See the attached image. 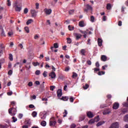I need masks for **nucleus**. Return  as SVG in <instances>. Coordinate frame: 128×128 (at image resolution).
I'll return each mask as SVG.
<instances>
[{
    "label": "nucleus",
    "mask_w": 128,
    "mask_h": 128,
    "mask_svg": "<svg viewBox=\"0 0 128 128\" xmlns=\"http://www.w3.org/2000/svg\"><path fill=\"white\" fill-rule=\"evenodd\" d=\"M100 120V116H97L94 118V119H92L89 120L88 124H94V122H98Z\"/></svg>",
    "instance_id": "3"
},
{
    "label": "nucleus",
    "mask_w": 128,
    "mask_h": 128,
    "mask_svg": "<svg viewBox=\"0 0 128 128\" xmlns=\"http://www.w3.org/2000/svg\"><path fill=\"white\" fill-rule=\"evenodd\" d=\"M74 36H76V40H80V38H81L82 36V34L76 32L74 33Z\"/></svg>",
    "instance_id": "7"
},
{
    "label": "nucleus",
    "mask_w": 128,
    "mask_h": 128,
    "mask_svg": "<svg viewBox=\"0 0 128 128\" xmlns=\"http://www.w3.org/2000/svg\"><path fill=\"white\" fill-rule=\"evenodd\" d=\"M120 124L118 122H115L112 124L110 128H119Z\"/></svg>",
    "instance_id": "5"
},
{
    "label": "nucleus",
    "mask_w": 128,
    "mask_h": 128,
    "mask_svg": "<svg viewBox=\"0 0 128 128\" xmlns=\"http://www.w3.org/2000/svg\"><path fill=\"white\" fill-rule=\"evenodd\" d=\"M7 2H8V6H10V0H7Z\"/></svg>",
    "instance_id": "59"
},
{
    "label": "nucleus",
    "mask_w": 128,
    "mask_h": 128,
    "mask_svg": "<svg viewBox=\"0 0 128 128\" xmlns=\"http://www.w3.org/2000/svg\"><path fill=\"white\" fill-rule=\"evenodd\" d=\"M80 32H81V34H88V32H86V31H82V30H80Z\"/></svg>",
    "instance_id": "35"
},
{
    "label": "nucleus",
    "mask_w": 128,
    "mask_h": 128,
    "mask_svg": "<svg viewBox=\"0 0 128 128\" xmlns=\"http://www.w3.org/2000/svg\"><path fill=\"white\" fill-rule=\"evenodd\" d=\"M14 34V32H8V36H12Z\"/></svg>",
    "instance_id": "41"
},
{
    "label": "nucleus",
    "mask_w": 128,
    "mask_h": 128,
    "mask_svg": "<svg viewBox=\"0 0 128 128\" xmlns=\"http://www.w3.org/2000/svg\"><path fill=\"white\" fill-rule=\"evenodd\" d=\"M8 74L9 76H12V70H10L8 72Z\"/></svg>",
    "instance_id": "52"
},
{
    "label": "nucleus",
    "mask_w": 128,
    "mask_h": 128,
    "mask_svg": "<svg viewBox=\"0 0 128 128\" xmlns=\"http://www.w3.org/2000/svg\"><path fill=\"white\" fill-rule=\"evenodd\" d=\"M28 8H26L24 10V14H28Z\"/></svg>",
    "instance_id": "54"
},
{
    "label": "nucleus",
    "mask_w": 128,
    "mask_h": 128,
    "mask_svg": "<svg viewBox=\"0 0 128 128\" xmlns=\"http://www.w3.org/2000/svg\"><path fill=\"white\" fill-rule=\"evenodd\" d=\"M9 60L11 61L14 60V58L12 56V54H9Z\"/></svg>",
    "instance_id": "28"
},
{
    "label": "nucleus",
    "mask_w": 128,
    "mask_h": 128,
    "mask_svg": "<svg viewBox=\"0 0 128 128\" xmlns=\"http://www.w3.org/2000/svg\"><path fill=\"white\" fill-rule=\"evenodd\" d=\"M106 8L107 10H110L112 8V4H108Z\"/></svg>",
    "instance_id": "24"
},
{
    "label": "nucleus",
    "mask_w": 128,
    "mask_h": 128,
    "mask_svg": "<svg viewBox=\"0 0 128 128\" xmlns=\"http://www.w3.org/2000/svg\"><path fill=\"white\" fill-rule=\"evenodd\" d=\"M106 105L104 104H102L100 106V108H106Z\"/></svg>",
    "instance_id": "51"
},
{
    "label": "nucleus",
    "mask_w": 128,
    "mask_h": 128,
    "mask_svg": "<svg viewBox=\"0 0 128 128\" xmlns=\"http://www.w3.org/2000/svg\"><path fill=\"white\" fill-rule=\"evenodd\" d=\"M52 12V9H48L47 8H45L44 9V12H45L46 14L48 16Z\"/></svg>",
    "instance_id": "8"
},
{
    "label": "nucleus",
    "mask_w": 128,
    "mask_h": 128,
    "mask_svg": "<svg viewBox=\"0 0 128 128\" xmlns=\"http://www.w3.org/2000/svg\"><path fill=\"white\" fill-rule=\"evenodd\" d=\"M35 74L36 76H40V70H36Z\"/></svg>",
    "instance_id": "34"
},
{
    "label": "nucleus",
    "mask_w": 128,
    "mask_h": 128,
    "mask_svg": "<svg viewBox=\"0 0 128 128\" xmlns=\"http://www.w3.org/2000/svg\"><path fill=\"white\" fill-rule=\"evenodd\" d=\"M80 52L82 56H86V51L85 49H82L80 51Z\"/></svg>",
    "instance_id": "17"
},
{
    "label": "nucleus",
    "mask_w": 128,
    "mask_h": 128,
    "mask_svg": "<svg viewBox=\"0 0 128 128\" xmlns=\"http://www.w3.org/2000/svg\"><path fill=\"white\" fill-rule=\"evenodd\" d=\"M102 20L104 22H106V16H104L102 17Z\"/></svg>",
    "instance_id": "61"
},
{
    "label": "nucleus",
    "mask_w": 128,
    "mask_h": 128,
    "mask_svg": "<svg viewBox=\"0 0 128 128\" xmlns=\"http://www.w3.org/2000/svg\"><path fill=\"white\" fill-rule=\"evenodd\" d=\"M54 118H52L50 119V126H54L56 124V120H54Z\"/></svg>",
    "instance_id": "4"
},
{
    "label": "nucleus",
    "mask_w": 128,
    "mask_h": 128,
    "mask_svg": "<svg viewBox=\"0 0 128 128\" xmlns=\"http://www.w3.org/2000/svg\"><path fill=\"white\" fill-rule=\"evenodd\" d=\"M0 128H8V124H6L5 126H4V125L0 124Z\"/></svg>",
    "instance_id": "23"
},
{
    "label": "nucleus",
    "mask_w": 128,
    "mask_h": 128,
    "mask_svg": "<svg viewBox=\"0 0 128 128\" xmlns=\"http://www.w3.org/2000/svg\"><path fill=\"white\" fill-rule=\"evenodd\" d=\"M49 76H50L51 78H55L56 75L54 72H52L49 74Z\"/></svg>",
    "instance_id": "12"
},
{
    "label": "nucleus",
    "mask_w": 128,
    "mask_h": 128,
    "mask_svg": "<svg viewBox=\"0 0 128 128\" xmlns=\"http://www.w3.org/2000/svg\"><path fill=\"white\" fill-rule=\"evenodd\" d=\"M1 36H6V34L4 33V29L2 30V32H1Z\"/></svg>",
    "instance_id": "37"
},
{
    "label": "nucleus",
    "mask_w": 128,
    "mask_h": 128,
    "mask_svg": "<svg viewBox=\"0 0 128 128\" xmlns=\"http://www.w3.org/2000/svg\"><path fill=\"white\" fill-rule=\"evenodd\" d=\"M120 106V104L118 102H115L113 104V108L114 110H118Z\"/></svg>",
    "instance_id": "11"
},
{
    "label": "nucleus",
    "mask_w": 128,
    "mask_h": 128,
    "mask_svg": "<svg viewBox=\"0 0 128 128\" xmlns=\"http://www.w3.org/2000/svg\"><path fill=\"white\" fill-rule=\"evenodd\" d=\"M74 97H72V96L70 97V102H74Z\"/></svg>",
    "instance_id": "43"
},
{
    "label": "nucleus",
    "mask_w": 128,
    "mask_h": 128,
    "mask_svg": "<svg viewBox=\"0 0 128 128\" xmlns=\"http://www.w3.org/2000/svg\"><path fill=\"white\" fill-rule=\"evenodd\" d=\"M13 6L15 8L16 12H20V10H22V6L18 4V1L14 4Z\"/></svg>",
    "instance_id": "1"
},
{
    "label": "nucleus",
    "mask_w": 128,
    "mask_h": 128,
    "mask_svg": "<svg viewBox=\"0 0 128 128\" xmlns=\"http://www.w3.org/2000/svg\"><path fill=\"white\" fill-rule=\"evenodd\" d=\"M104 72L102 71L98 72V76H102V74H104Z\"/></svg>",
    "instance_id": "38"
},
{
    "label": "nucleus",
    "mask_w": 128,
    "mask_h": 128,
    "mask_svg": "<svg viewBox=\"0 0 128 128\" xmlns=\"http://www.w3.org/2000/svg\"><path fill=\"white\" fill-rule=\"evenodd\" d=\"M104 124V122H100L96 124V126H100L102 124Z\"/></svg>",
    "instance_id": "22"
},
{
    "label": "nucleus",
    "mask_w": 128,
    "mask_h": 128,
    "mask_svg": "<svg viewBox=\"0 0 128 128\" xmlns=\"http://www.w3.org/2000/svg\"><path fill=\"white\" fill-rule=\"evenodd\" d=\"M86 8L84 10V11L86 12H88V10H92V7L91 6H90L88 4H87L85 6Z\"/></svg>",
    "instance_id": "9"
},
{
    "label": "nucleus",
    "mask_w": 128,
    "mask_h": 128,
    "mask_svg": "<svg viewBox=\"0 0 128 128\" xmlns=\"http://www.w3.org/2000/svg\"><path fill=\"white\" fill-rule=\"evenodd\" d=\"M108 58H106V56L103 55L101 56V60L103 61V62H106V59Z\"/></svg>",
    "instance_id": "18"
},
{
    "label": "nucleus",
    "mask_w": 128,
    "mask_h": 128,
    "mask_svg": "<svg viewBox=\"0 0 128 128\" xmlns=\"http://www.w3.org/2000/svg\"><path fill=\"white\" fill-rule=\"evenodd\" d=\"M98 42L99 46H102V40L101 38H98Z\"/></svg>",
    "instance_id": "14"
},
{
    "label": "nucleus",
    "mask_w": 128,
    "mask_h": 128,
    "mask_svg": "<svg viewBox=\"0 0 128 128\" xmlns=\"http://www.w3.org/2000/svg\"><path fill=\"white\" fill-rule=\"evenodd\" d=\"M57 96L58 98H60V96H62V90L59 89L58 90Z\"/></svg>",
    "instance_id": "10"
},
{
    "label": "nucleus",
    "mask_w": 128,
    "mask_h": 128,
    "mask_svg": "<svg viewBox=\"0 0 128 128\" xmlns=\"http://www.w3.org/2000/svg\"><path fill=\"white\" fill-rule=\"evenodd\" d=\"M32 64L34 66H40V63L38 62H33Z\"/></svg>",
    "instance_id": "32"
},
{
    "label": "nucleus",
    "mask_w": 128,
    "mask_h": 128,
    "mask_svg": "<svg viewBox=\"0 0 128 128\" xmlns=\"http://www.w3.org/2000/svg\"><path fill=\"white\" fill-rule=\"evenodd\" d=\"M54 88H56V86H50V90L53 91L54 90Z\"/></svg>",
    "instance_id": "49"
},
{
    "label": "nucleus",
    "mask_w": 128,
    "mask_h": 128,
    "mask_svg": "<svg viewBox=\"0 0 128 128\" xmlns=\"http://www.w3.org/2000/svg\"><path fill=\"white\" fill-rule=\"evenodd\" d=\"M122 112L123 114H126V112H128V108L123 109L122 110Z\"/></svg>",
    "instance_id": "47"
},
{
    "label": "nucleus",
    "mask_w": 128,
    "mask_h": 128,
    "mask_svg": "<svg viewBox=\"0 0 128 128\" xmlns=\"http://www.w3.org/2000/svg\"><path fill=\"white\" fill-rule=\"evenodd\" d=\"M68 28L69 30H73L74 27H72V26H70V25H69L68 26Z\"/></svg>",
    "instance_id": "44"
},
{
    "label": "nucleus",
    "mask_w": 128,
    "mask_h": 128,
    "mask_svg": "<svg viewBox=\"0 0 128 128\" xmlns=\"http://www.w3.org/2000/svg\"><path fill=\"white\" fill-rule=\"evenodd\" d=\"M94 70L95 72L100 71V68H94Z\"/></svg>",
    "instance_id": "57"
},
{
    "label": "nucleus",
    "mask_w": 128,
    "mask_h": 128,
    "mask_svg": "<svg viewBox=\"0 0 128 128\" xmlns=\"http://www.w3.org/2000/svg\"><path fill=\"white\" fill-rule=\"evenodd\" d=\"M16 102L14 101H12L11 102V105L12 106H14V104H16Z\"/></svg>",
    "instance_id": "58"
},
{
    "label": "nucleus",
    "mask_w": 128,
    "mask_h": 128,
    "mask_svg": "<svg viewBox=\"0 0 128 128\" xmlns=\"http://www.w3.org/2000/svg\"><path fill=\"white\" fill-rule=\"evenodd\" d=\"M8 112L10 116H16V108H11L8 110Z\"/></svg>",
    "instance_id": "2"
},
{
    "label": "nucleus",
    "mask_w": 128,
    "mask_h": 128,
    "mask_svg": "<svg viewBox=\"0 0 128 128\" xmlns=\"http://www.w3.org/2000/svg\"><path fill=\"white\" fill-rule=\"evenodd\" d=\"M34 22V20L32 19H30L28 20L26 22L27 26H28V24H32Z\"/></svg>",
    "instance_id": "20"
},
{
    "label": "nucleus",
    "mask_w": 128,
    "mask_h": 128,
    "mask_svg": "<svg viewBox=\"0 0 128 128\" xmlns=\"http://www.w3.org/2000/svg\"><path fill=\"white\" fill-rule=\"evenodd\" d=\"M24 30H25L26 32H27L28 34V32H30V29L28 28V27H25Z\"/></svg>",
    "instance_id": "40"
},
{
    "label": "nucleus",
    "mask_w": 128,
    "mask_h": 128,
    "mask_svg": "<svg viewBox=\"0 0 128 128\" xmlns=\"http://www.w3.org/2000/svg\"><path fill=\"white\" fill-rule=\"evenodd\" d=\"M124 120L126 122H128V114H126L124 116Z\"/></svg>",
    "instance_id": "19"
},
{
    "label": "nucleus",
    "mask_w": 128,
    "mask_h": 128,
    "mask_svg": "<svg viewBox=\"0 0 128 128\" xmlns=\"http://www.w3.org/2000/svg\"><path fill=\"white\" fill-rule=\"evenodd\" d=\"M90 20L92 22H94V16H91Z\"/></svg>",
    "instance_id": "29"
},
{
    "label": "nucleus",
    "mask_w": 128,
    "mask_h": 128,
    "mask_svg": "<svg viewBox=\"0 0 128 128\" xmlns=\"http://www.w3.org/2000/svg\"><path fill=\"white\" fill-rule=\"evenodd\" d=\"M62 100L64 101H66L68 100V96H62Z\"/></svg>",
    "instance_id": "25"
},
{
    "label": "nucleus",
    "mask_w": 128,
    "mask_h": 128,
    "mask_svg": "<svg viewBox=\"0 0 128 128\" xmlns=\"http://www.w3.org/2000/svg\"><path fill=\"white\" fill-rule=\"evenodd\" d=\"M76 76H78V74H76V73L73 72L72 78H76Z\"/></svg>",
    "instance_id": "36"
},
{
    "label": "nucleus",
    "mask_w": 128,
    "mask_h": 128,
    "mask_svg": "<svg viewBox=\"0 0 128 128\" xmlns=\"http://www.w3.org/2000/svg\"><path fill=\"white\" fill-rule=\"evenodd\" d=\"M46 114H44L42 116H40V118L42 120H46Z\"/></svg>",
    "instance_id": "33"
},
{
    "label": "nucleus",
    "mask_w": 128,
    "mask_h": 128,
    "mask_svg": "<svg viewBox=\"0 0 128 128\" xmlns=\"http://www.w3.org/2000/svg\"><path fill=\"white\" fill-rule=\"evenodd\" d=\"M76 126V124H72L70 126V128H75Z\"/></svg>",
    "instance_id": "53"
},
{
    "label": "nucleus",
    "mask_w": 128,
    "mask_h": 128,
    "mask_svg": "<svg viewBox=\"0 0 128 128\" xmlns=\"http://www.w3.org/2000/svg\"><path fill=\"white\" fill-rule=\"evenodd\" d=\"M28 86H32V82H29L28 84Z\"/></svg>",
    "instance_id": "64"
},
{
    "label": "nucleus",
    "mask_w": 128,
    "mask_h": 128,
    "mask_svg": "<svg viewBox=\"0 0 128 128\" xmlns=\"http://www.w3.org/2000/svg\"><path fill=\"white\" fill-rule=\"evenodd\" d=\"M88 84H86V85L84 86V90H88Z\"/></svg>",
    "instance_id": "45"
},
{
    "label": "nucleus",
    "mask_w": 128,
    "mask_h": 128,
    "mask_svg": "<svg viewBox=\"0 0 128 128\" xmlns=\"http://www.w3.org/2000/svg\"><path fill=\"white\" fill-rule=\"evenodd\" d=\"M110 114V110L108 109L103 112V114Z\"/></svg>",
    "instance_id": "15"
},
{
    "label": "nucleus",
    "mask_w": 128,
    "mask_h": 128,
    "mask_svg": "<svg viewBox=\"0 0 128 128\" xmlns=\"http://www.w3.org/2000/svg\"><path fill=\"white\" fill-rule=\"evenodd\" d=\"M72 39L70 38H67L68 44H72Z\"/></svg>",
    "instance_id": "27"
},
{
    "label": "nucleus",
    "mask_w": 128,
    "mask_h": 128,
    "mask_svg": "<svg viewBox=\"0 0 128 128\" xmlns=\"http://www.w3.org/2000/svg\"><path fill=\"white\" fill-rule=\"evenodd\" d=\"M30 12L32 18L36 17L38 11H36V10H31Z\"/></svg>",
    "instance_id": "6"
},
{
    "label": "nucleus",
    "mask_w": 128,
    "mask_h": 128,
    "mask_svg": "<svg viewBox=\"0 0 128 128\" xmlns=\"http://www.w3.org/2000/svg\"><path fill=\"white\" fill-rule=\"evenodd\" d=\"M36 10H38L40 8V4L38 2L36 4Z\"/></svg>",
    "instance_id": "42"
},
{
    "label": "nucleus",
    "mask_w": 128,
    "mask_h": 128,
    "mask_svg": "<svg viewBox=\"0 0 128 128\" xmlns=\"http://www.w3.org/2000/svg\"><path fill=\"white\" fill-rule=\"evenodd\" d=\"M4 48V46H2V44H0V54L2 52V49Z\"/></svg>",
    "instance_id": "31"
},
{
    "label": "nucleus",
    "mask_w": 128,
    "mask_h": 128,
    "mask_svg": "<svg viewBox=\"0 0 128 128\" xmlns=\"http://www.w3.org/2000/svg\"><path fill=\"white\" fill-rule=\"evenodd\" d=\"M18 120V118H16L14 116L12 117V122H16Z\"/></svg>",
    "instance_id": "30"
},
{
    "label": "nucleus",
    "mask_w": 128,
    "mask_h": 128,
    "mask_svg": "<svg viewBox=\"0 0 128 128\" xmlns=\"http://www.w3.org/2000/svg\"><path fill=\"white\" fill-rule=\"evenodd\" d=\"M124 106H125V108H128V102H124L122 104Z\"/></svg>",
    "instance_id": "39"
},
{
    "label": "nucleus",
    "mask_w": 128,
    "mask_h": 128,
    "mask_svg": "<svg viewBox=\"0 0 128 128\" xmlns=\"http://www.w3.org/2000/svg\"><path fill=\"white\" fill-rule=\"evenodd\" d=\"M96 68H100V63H98V62H96Z\"/></svg>",
    "instance_id": "62"
},
{
    "label": "nucleus",
    "mask_w": 128,
    "mask_h": 128,
    "mask_svg": "<svg viewBox=\"0 0 128 128\" xmlns=\"http://www.w3.org/2000/svg\"><path fill=\"white\" fill-rule=\"evenodd\" d=\"M40 88H44V82H43L42 84H41Z\"/></svg>",
    "instance_id": "56"
},
{
    "label": "nucleus",
    "mask_w": 128,
    "mask_h": 128,
    "mask_svg": "<svg viewBox=\"0 0 128 128\" xmlns=\"http://www.w3.org/2000/svg\"><path fill=\"white\" fill-rule=\"evenodd\" d=\"M79 26H80V28H84V26H86L84 24V21H80L79 22Z\"/></svg>",
    "instance_id": "16"
},
{
    "label": "nucleus",
    "mask_w": 128,
    "mask_h": 128,
    "mask_svg": "<svg viewBox=\"0 0 128 128\" xmlns=\"http://www.w3.org/2000/svg\"><path fill=\"white\" fill-rule=\"evenodd\" d=\"M87 116L89 118H94V114L91 112H87Z\"/></svg>",
    "instance_id": "13"
},
{
    "label": "nucleus",
    "mask_w": 128,
    "mask_h": 128,
    "mask_svg": "<svg viewBox=\"0 0 128 128\" xmlns=\"http://www.w3.org/2000/svg\"><path fill=\"white\" fill-rule=\"evenodd\" d=\"M47 74H48V72H46V71H44V73H43V76H44V78H46V76H48Z\"/></svg>",
    "instance_id": "46"
},
{
    "label": "nucleus",
    "mask_w": 128,
    "mask_h": 128,
    "mask_svg": "<svg viewBox=\"0 0 128 128\" xmlns=\"http://www.w3.org/2000/svg\"><path fill=\"white\" fill-rule=\"evenodd\" d=\"M40 124L42 126H46V122L44 120H43V121Z\"/></svg>",
    "instance_id": "21"
},
{
    "label": "nucleus",
    "mask_w": 128,
    "mask_h": 128,
    "mask_svg": "<svg viewBox=\"0 0 128 128\" xmlns=\"http://www.w3.org/2000/svg\"><path fill=\"white\" fill-rule=\"evenodd\" d=\"M64 114L63 116L64 118H66V115L68 114V111L66 110H64Z\"/></svg>",
    "instance_id": "55"
},
{
    "label": "nucleus",
    "mask_w": 128,
    "mask_h": 128,
    "mask_svg": "<svg viewBox=\"0 0 128 128\" xmlns=\"http://www.w3.org/2000/svg\"><path fill=\"white\" fill-rule=\"evenodd\" d=\"M37 114H38V112H36V111H34L32 113V116L34 118H36V116Z\"/></svg>",
    "instance_id": "26"
},
{
    "label": "nucleus",
    "mask_w": 128,
    "mask_h": 128,
    "mask_svg": "<svg viewBox=\"0 0 128 128\" xmlns=\"http://www.w3.org/2000/svg\"><path fill=\"white\" fill-rule=\"evenodd\" d=\"M18 46H20V48H24V46L22 44H18Z\"/></svg>",
    "instance_id": "63"
},
{
    "label": "nucleus",
    "mask_w": 128,
    "mask_h": 128,
    "mask_svg": "<svg viewBox=\"0 0 128 128\" xmlns=\"http://www.w3.org/2000/svg\"><path fill=\"white\" fill-rule=\"evenodd\" d=\"M54 48H58V44L57 43H54Z\"/></svg>",
    "instance_id": "50"
},
{
    "label": "nucleus",
    "mask_w": 128,
    "mask_h": 128,
    "mask_svg": "<svg viewBox=\"0 0 128 128\" xmlns=\"http://www.w3.org/2000/svg\"><path fill=\"white\" fill-rule=\"evenodd\" d=\"M74 12V10H70L69 11V14H73Z\"/></svg>",
    "instance_id": "48"
},
{
    "label": "nucleus",
    "mask_w": 128,
    "mask_h": 128,
    "mask_svg": "<svg viewBox=\"0 0 128 128\" xmlns=\"http://www.w3.org/2000/svg\"><path fill=\"white\" fill-rule=\"evenodd\" d=\"M29 108H34V104H31L29 105Z\"/></svg>",
    "instance_id": "60"
}]
</instances>
